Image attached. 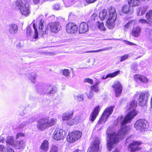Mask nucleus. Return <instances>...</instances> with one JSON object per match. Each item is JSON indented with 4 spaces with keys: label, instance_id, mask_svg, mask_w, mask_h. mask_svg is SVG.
<instances>
[{
    "label": "nucleus",
    "instance_id": "obj_1",
    "mask_svg": "<svg viewBox=\"0 0 152 152\" xmlns=\"http://www.w3.org/2000/svg\"><path fill=\"white\" fill-rule=\"evenodd\" d=\"M137 104L135 100H132L126 107L127 111H130L124 118L122 115L119 116L117 119L118 123L120 122L121 127L119 132L116 134H112L107 142V146L108 150L111 151L113 148V145L119 142V138L122 139L126 135L130 130L129 126H125V124L130 123L132 120L137 115L138 112L135 109Z\"/></svg>",
    "mask_w": 152,
    "mask_h": 152
},
{
    "label": "nucleus",
    "instance_id": "obj_2",
    "mask_svg": "<svg viewBox=\"0 0 152 152\" xmlns=\"http://www.w3.org/2000/svg\"><path fill=\"white\" fill-rule=\"evenodd\" d=\"M44 20L41 19L39 20L36 24L35 23H33V28L34 30V35L33 38L35 39L38 37V32L37 29V27L39 30V34L42 35H44L48 32L49 30L52 32L56 33L60 30L61 27L59 22H51L48 23L45 28V31L43 30L44 28Z\"/></svg>",
    "mask_w": 152,
    "mask_h": 152
},
{
    "label": "nucleus",
    "instance_id": "obj_3",
    "mask_svg": "<svg viewBox=\"0 0 152 152\" xmlns=\"http://www.w3.org/2000/svg\"><path fill=\"white\" fill-rule=\"evenodd\" d=\"M57 119L56 118L49 119V117L42 118L37 121V127L38 129L43 131L56 124Z\"/></svg>",
    "mask_w": 152,
    "mask_h": 152
},
{
    "label": "nucleus",
    "instance_id": "obj_4",
    "mask_svg": "<svg viewBox=\"0 0 152 152\" xmlns=\"http://www.w3.org/2000/svg\"><path fill=\"white\" fill-rule=\"evenodd\" d=\"M74 113V111L69 110L65 112L63 115L62 119L63 121H66L67 124L70 126L77 124L82 121L81 116L77 115L75 116L73 119H71Z\"/></svg>",
    "mask_w": 152,
    "mask_h": 152
},
{
    "label": "nucleus",
    "instance_id": "obj_5",
    "mask_svg": "<svg viewBox=\"0 0 152 152\" xmlns=\"http://www.w3.org/2000/svg\"><path fill=\"white\" fill-rule=\"evenodd\" d=\"M109 15L106 21L107 26L110 29H113L115 26V21L116 19L117 14L115 7L110 6L108 8Z\"/></svg>",
    "mask_w": 152,
    "mask_h": 152
},
{
    "label": "nucleus",
    "instance_id": "obj_6",
    "mask_svg": "<svg viewBox=\"0 0 152 152\" xmlns=\"http://www.w3.org/2000/svg\"><path fill=\"white\" fill-rule=\"evenodd\" d=\"M16 6L19 7L21 13L25 16H28L30 14L29 5L26 3L23 4L21 0H17L15 2Z\"/></svg>",
    "mask_w": 152,
    "mask_h": 152
},
{
    "label": "nucleus",
    "instance_id": "obj_7",
    "mask_svg": "<svg viewBox=\"0 0 152 152\" xmlns=\"http://www.w3.org/2000/svg\"><path fill=\"white\" fill-rule=\"evenodd\" d=\"M114 106H110L106 108L103 111L102 115L98 121V124H100L102 122H105L107 118L112 113Z\"/></svg>",
    "mask_w": 152,
    "mask_h": 152
},
{
    "label": "nucleus",
    "instance_id": "obj_8",
    "mask_svg": "<svg viewBox=\"0 0 152 152\" xmlns=\"http://www.w3.org/2000/svg\"><path fill=\"white\" fill-rule=\"evenodd\" d=\"M82 133L78 131H75L69 133L67 137V140L70 143H73L80 139Z\"/></svg>",
    "mask_w": 152,
    "mask_h": 152
},
{
    "label": "nucleus",
    "instance_id": "obj_9",
    "mask_svg": "<svg viewBox=\"0 0 152 152\" xmlns=\"http://www.w3.org/2000/svg\"><path fill=\"white\" fill-rule=\"evenodd\" d=\"M142 143V142L140 141H133L128 145V149H130V151L132 152L139 151L142 149L140 146Z\"/></svg>",
    "mask_w": 152,
    "mask_h": 152
},
{
    "label": "nucleus",
    "instance_id": "obj_10",
    "mask_svg": "<svg viewBox=\"0 0 152 152\" xmlns=\"http://www.w3.org/2000/svg\"><path fill=\"white\" fill-rule=\"evenodd\" d=\"M111 87L114 90L115 97H118L120 96L121 94L123 89V85L119 81L115 82Z\"/></svg>",
    "mask_w": 152,
    "mask_h": 152
},
{
    "label": "nucleus",
    "instance_id": "obj_11",
    "mask_svg": "<svg viewBox=\"0 0 152 152\" xmlns=\"http://www.w3.org/2000/svg\"><path fill=\"white\" fill-rule=\"evenodd\" d=\"M78 26L75 23L69 22L66 26V32L70 34H74L78 31Z\"/></svg>",
    "mask_w": 152,
    "mask_h": 152
},
{
    "label": "nucleus",
    "instance_id": "obj_12",
    "mask_svg": "<svg viewBox=\"0 0 152 152\" xmlns=\"http://www.w3.org/2000/svg\"><path fill=\"white\" fill-rule=\"evenodd\" d=\"M147 121L143 119H139L136 121L134 125L136 129L140 131H145L146 128Z\"/></svg>",
    "mask_w": 152,
    "mask_h": 152
},
{
    "label": "nucleus",
    "instance_id": "obj_13",
    "mask_svg": "<svg viewBox=\"0 0 152 152\" xmlns=\"http://www.w3.org/2000/svg\"><path fill=\"white\" fill-rule=\"evenodd\" d=\"M148 98V96L145 92L140 93L139 96L138 104L141 106H144L146 104Z\"/></svg>",
    "mask_w": 152,
    "mask_h": 152
},
{
    "label": "nucleus",
    "instance_id": "obj_14",
    "mask_svg": "<svg viewBox=\"0 0 152 152\" xmlns=\"http://www.w3.org/2000/svg\"><path fill=\"white\" fill-rule=\"evenodd\" d=\"M63 131L61 129L56 128L54 130L53 134V137L56 140H60L63 139L64 135L63 134Z\"/></svg>",
    "mask_w": 152,
    "mask_h": 152
},
{
    "label": "nucleus",
    "instance_id": "obj_15",
    "mask_svg": "<svg viewBox=\"0 0 152 152\" xmlns=\"http://www.w3.org/2000/svg\"><path fill=\"white\" fill-rule=\"evenodd\" d=\"M121 11L123 13L129 15L133 13L134 9L130 4H125L121 7Z\"/></svg>",
    "mask_w": 152,
    "mask_h": 152
},
{
    "label": "nucleus",
    "instance_id": "obj_16",
    "mask_svg": "<svg viewBox=\"0 0 152 152\" xmlns=\"http://www.w3.org/2000/svg\"><path fill=\"white\" fill-rule=\"evenodd\" d=\"M100 142L99 140H95L89 147L87 152H96L99 150V145Z\"/></svg>",
    "mask_w": 152,
    "mask_h": 152
},
{
    "label": "nucleus",
    "instance_id": "obj_17",
    "mask_svg": "<svg viewBox=\"0 0 152 152\" xmlns=\"http://www.w3.org/2000/svg\"><path fill=\"white\" fill-rule=\"evenodd\" d=\"M100 110L99 106H97L94 108L89 116V120L93 122L94 121L98 115Z\"/></svg>",
    "mask_w": 152,
    "mask_h": 152
},
{
    "label": "nucleus",
    "instance_id": "obj_18",
    "mask_svg": "<svg viewBox=\"0 0 152 152\" xmlns=\"http://www.w3.org/2000/svg\"><path fill=\"white\" fill-rule=\"evenodd\" d=\"M26 144L23 139L16 141L14 144V147L17 149L23 150L25 148Z\"/></svg>",
    "mask_w": 152,
    "mask_h": 152
},
{
    "label": "nucleus",
    "instance_id": "obj_19",
    "mask_svg": "<svg viewBox=\"0 0 152 152\" xmlns=\"http://www.w3.org/2000/svg\"><path fill=\"white\" fill-rule=\"evenodd\" d=\"M88 30V26L87 23L84 22L80 23L78 26V31L80 34H83L87 32Z\"/></svg>",
    "mask_w": 152,
    "mask_h": 152
},
{
    "label": "nucleus",
    "instance_id": "obj_20",
    "mask_svg": "<svg viewBox=\"0 0 152 152\" xmlns=\"http://www.w3.org/2000/svg\"><path fill=\"white\" fill-rule=\"evenodd\" d=\"M134 80L137 82L139 81L142 83H146L148 82L147 78L144 76L140 74H135L134 75Z\"/></svg>",
    "mask_w": 152,
    "mask_h": 152
},
{
    "label": "nucleus",
    "instance_id": "obj_21",
    "mask_svg": "<svg viewBox=\"0 0 152 152\" xmlns=\"http://www.w3.org/2000/svg\"><path fill=\"white\" fill-rule=\"evenodd\" d=\"M141 31V28L138 26L133 28L130 34L133 36L137 37L140 36Z\"/></svg>",
    "mask_w": 152,
    "mask_h": 152
},
{
    "label": "nucleus",
    "instance_id": "obj_22",
    "mask_svg": "<svg viewBox=\"0 0 152 152\" xmlns=\"http://www.w3.org/2000/svg\"><path fill=\"white\" fill-rule=\"evenodd\" d=\"M128 4H130L134 7L139 6L141 4L140 0H127Z\"/></svg>",
    "mask_w": 152,
    "mask_h": 152
},
{
    "label": "nucleus",
    "instance_id": "obj_23",
    "mask_svg": "<svg viewBox=\"0 0 152 152\" xmlns=\"http://www.w3.org/2000/svg\"><path fill=\"white\" fill-rule=\"evenodd\" d=\"M120 71L119 70H118L113 72L107 74L105 77L104 76L102 77V78L103 79H105L108 77H114L118 75L120 73Z\"/></svg>",
    "mask_w": 152,
    "mask_h": 152
},
{
    "label": "nucleus",
    "instance_id": "obj_24",
    "mask_svg": "<svg viewBox=\"0 0 152 152\" xmlns=\"http://www.w3.org/2000/svg\"><path fill=\"white\" fill-rule=\"evenodd\" d=\"M48 141L47 140H43L40 146V148L42 150L46 151L48 149Z\"/></svg>",
    "mask_w": 152,
    "mask_h": 152
},
{
    "label": "nucleus",
    "instance_id": "obj_25",
    "mask_svg": "<svg viewBox=\"0 0 152 152\" xmlns=\"http://www.w3.org/2000/svg\"><path fill=\"white\" fill-rule=\"evenodd\" d=\"M9 27V32L10 33L14 34L17 32L18 30V27L16 25L12 24L10 25Z\"/></svg>",
    "mask_w": 152,
    "mask_h": 152
},
{
    "label": "nucleus",
    "instance_id": "obj_26",
    "mask_svg": "<svg viewBox=\"0 0 152 152\" xmlns=\"http://www.w3.org/2000/svg\"><path fill=\"white\" fill-rule=\"evenodd\" d=\"M107 11L106 9H104L99 13V18L102 20L105 19L107 17Z\"/></svg>",
    "mask_w": 152,
    "mask_h": 152
},
{
    "label": "nucleus",
    "instance_id": "obj_27",
    "mask_svg": "<svg viewBox=\"0 0 152 152\" xmlns=\"http://www.w3.org/2000/svg\"><path fill=\"white\" fill-rule=\"evenodd\" d=\"M100 83V81H96L94 85L91 86L90 87L91 90L96 92H98L99 91V90L98 85Z\"/></svg>",
    "mask_w": 152,
    "mask_h": 152
},
{
    "label": "nucleus",
    "instance_id": "obj_28",
    "mask_svg": "<svg viewBox=\"0 0 152 152\" xmlns=\"http://www.w3.org/2000/svg\"><path fill=\"white\" fill-rule=\"evenodd\" d=\"M145 18L149 23H152V10L147 12L145 15Z\"/></svg>",
    "mask_w": 152,
    "mask_h": 152
},
{
    "label": "nucleus",
    "instance_id": "obj_29",
    "mask_svg": "<svg viewBox=\"0 0 152 152\" xmlns=\"http://www.w3.org/2000/svg\"><path fill=\"white\" fill-rule=\"evenodd\" d=\"M7 143L10 145L14 147V140L13 137L12 136H8L7 137L6 140Z\"/></svg>",
    "mask_w": 152,
    "mask_h": 152
},
{
    "label": "nucleus",
    "instance_id": "obj_30",
    "mask_svg": "<svg viewBox=\"0 0 152 152\" xmlns=\"http://www.w3.org/2000/svg\"><path fill=\"white\" fill-rule=\"evenodd\" d=\"M48 94H53L56 92V88L54 86H50L48 88Z\"/></svg>",
    "mask_w": 152,
    "mask_h": 152
},
{
    "label": "nucleus",
    "instance_id": "obj_31",
    "mask_svg": "<svg viewBox=\"0 0 152 152\" xmlns=\"http://www.w3.org/2000/svg\"><path fill=\"white\" fill-rule=\"evenodd\" d=\"M97 23H98V27L100 30L101 31H104L106 30V28L103 22L101 23L99 21H98Z\"/></svg>",
    "mask_w": 152,
    "mask_h": 152
},
{
    "label": "nucleus",
    "instance_id": "obj_32",
    "mask_svg": "<svg viewBox=\"0 0 152 152\" xmlns=\"http://www.w3.org/2000/svg\"><path fill=\"white\" fill-rule=\"evenodd\" d=\"M2 147L3 148H1L2 149V152H14V150L10 148L5 147L4 145Z\"/></svg>",
    "mask_w": 152,
    "mask_h": 152
},
{
    "label": "nucleus",
    "instance_id": "obj_33",
    "mask_svg": "<svg viewBox=\"0 0 152 152\" xmlns=\"http://www.w3.org/2000/svg\"><path fill=\"white\" fill-rule=\"evenodd\" d=\"M83 82L85 83H88L91 85L93 84L94 83L93 80L92 79L89 78H87L85 79Z\"/></svg>",
    "mask_w": 152,
    "mask_h": 152
},
{
    "label": "nucleus",
    "instance_id": "obj_34",
    "mask_svg": "<svg viewBox=\"0 0 152 152\" xmlns=\"http://www.w3.org/2000/svg\"><path fill=\"white\" fill-rule=\"evenodd\" d=\"M32 32V31L30 27H27L26 28V34L27 36H31Z\"/></svg>",
    "mask_w": 152,
    "mask_h": 152
},
{
    "label": "nucleus",
    "instance_id": "obj_35",
    "mask_svg": "<svg viewBox=\"0 0 152 152\" xmlns=\"http://www.w3.org/2000/svg\"><path fill=\"white\" fill-rule=\"evenodd\" d=\"M70 72L67 69H64L63 71V74L64 75L67 76H68L70 73Z\"/></svg>",
    "mask_w": 152,
    "mask_h": 152
},
{
    "label": "nucleus",
    "instance_id": "obj_36",
    "mask_svg": "<svg viewBox=\"0 0 152 152\" xmlns=\"http://www.w3.org/2000/svg\"><path fill=\"white\" fill-rule=\"evenodd\" d=\"M25 136V134L24 133L22 132H18L17 134L15 137L16 139H18L21 137H24Z\"/></svg>",
    "mask_w": 152,
    "mask_h": 152
},
{
    "label": "nucleus",
    "instance_id": "obj_37",
    "mask_svg": "<svg viewBox=\"0 0 152 152\" xmlns=\"http://www.w3.org/2000/svg\"><path fill=\"white\" fill-rule=\"evenodd\" d=\"M139 22L142 24L149 23L148 21L146 19L141 18L139 20Z\"/></svg>",
    "mask_w": 152,
    "mask_h": 152
},
{
    "label": "nucleus",
    "instance_id": "obj_38",
    "mask_svg": "<svg viewBox=\"0 0 152 152\" xmlns=\"http://www.w3.org/2000/svg\"><path fill=\"white\" fill-rule=\"evenodd\" d=\"M148 9V7L147 6H143L142 8V11H141V15H143L145 12Z\"/></svg>",
    "mask_w": 152,
    "mask_h": 152
},
{
    "label": "nucleus",
    "instance_id": "obj_39",
    "mask_svg": "<svg viewBox=\"0 0 152 152\" xmlns=\"http://www.w3.org/2000/svg\"><path fill=\"white\" fill-rule=\"evenodd\" d=\"M94 95V93L92 91H90L87 94L88 97L89 99H91L93 98Z\"/></svg>",
    "mask_w": 152,
    "mask_h": 152
},
{
    "label": "nucleus",
    "instance_id": "obj_40",
    "mask_svg": "<svg viewBox=\"0 0 152 152\" xmlns=\"http://www.w3.org/2000/svg\"><path fill=\"white\" fill-rule=\"evenodd\" d=\"M36 77V75L35 74H32L31 75L30 77V80L32 82L34 83L35 81Z\"/></svg>",
    "mask_w": 152,
    "mask_h": 152
},
{
    "label": "nucleus",
    "instance_id": "obj_41",
    "mask_svg": "<svg viewBox=\"0 0 152 152\" xmlns=\"http://www.w3.org/2000/svg\"><path fill=\"white\" fill-rule=\"evenodd\" d=\"M128 55L127 54H125L122 56L120 58V61H123L126 59L128 57Z\"/></svg>",
    "mask_w": 152,
    "mask_h": 152
},
{
    "label": "nucleus",
    "instance_id": "obj_42",
    "mask_svg": "<svg viewBox=\"0 0 152 152\" xmlns=\"http://www.w3.org/2000/svg\"><path fill=\"white\" fill-rule=\"evenodd\" d=\"M58 151V148L56 146H52L50 151L49 152H57Z\"/></svg>",
    "mask_w": 152,
    "mask_h": 152
},
{
    "label": "nucleus",
    "instance_id": "obj_43",
    "mask_svg": "<svg viewBox=\"0 0 152 152\" xmlns=\"http://www.w3.org/2000/svg\"><path fill=\"white\" fill-rule=\"evenodd\" d=\"M77 100L79 101H83V96L82 95H81L77 96Z\"/></svg>",
    "mask_w": 152,
    "mask_h": 152
},
{
    "label": "nucleus",
    "instance_id": "obj_44",
    "mask_svg": "<svg viewBox=\"0 0 152 152\" xmlns=\"http://www.w3.org/2000/svg\"><path fill=\"white\" fill-rule=\"evenodd\" d=\"M96 17L97 14L96 13H94L91 16V19L92 20H94Z\"/></svg>",
    "mask_w": 152,
    "mask_h": 152
},
{
    "label": "nucleus",
    "instance_id": "obj_45",
    "mask_svg": "<svg viewBox=\"0 0 152 152\" xmlns=\"http://www.w3.org/2000/svg\"><path fill=\"white\" fill-rule=\"evenodd\" d=\"M130 22H129L127 23L124 27V30H126L130 27Z\"/></svg>",
    "mask_w": 152,
    "mask_h": 152
},
{
    "label": "nucleus",
    "instance_id": "obj_46",
    "mask_svg": "<svg viewBox=\"0 0 152 152\" xmlns=\"http://www.w3.org/2000/svg\"><path fill=\"white\" fill-rule=\"evenodd\" d=\"M126 44L128 45H130L131 46H132V45H136V46L137 45L136 44L132 42H129V41H126Z\"/></svg>",
    "mask_w": 152,
    "mask_h": 152
},
{
    "label": "nucleus",
    "instance_id": "obj_47",
    "mask_svg": "<svg viewBox=\"0 0 152 152\" xmlns=\"http://www.w3.org/2000/svg\"><path fill=\"white\" fill-rule=\"evenodd\" d=\"M97 0H86V2L88 4H90L94 2Z\"/></svg>",
    "mask_w": 152,
    "mask_h": 152
},
{
    "label": "nucleus",
    "instance_id": "obj_48",
    "mask_svg": "<svg viewBox=\"0 0 152 152\" xmlns=\"http://www.w3.org/2000/svg\"><path fill=\"white\" fill-rule=\"evenodd\" d=\"M22 46V45L20 42L19 43L16 45V47L18 48H20Z\"/></svg>",
    "mask_w": 152,
    "mask_h": 152
},
{
    "label": "nucleus",
    "instance_id": "obj_49",
    "mask_svg": "<svg viewBox=\"0 0 152 152\" xmlns=\"http://www.w3.org/2000/svg\"><path fill=\"white\" fill-rule=\"evenodd\" d=\"M40 0H33V1L34 4H37L38 3Z\"/></svg>",
    "mask_w": 152,
    "mask_h": 152
},
{
    "label": "nucleus",
    "instance_id": "obj_50",
    "mask_svg": "<svg viewBox=\"0 0 152 152\" xmlns=\"http://www.w3.org/2000/svg\"><path fill=\"white\" fill-rule=\"evenodd\" d=\"M112 152H120L119 151L118 149L117 148L115 149L114 151H113Z\"/></svg>",
    "mask_w": 152,
    "mask_h": 152
},
{
    "label": "nucleus",
    "instance_id": "obj_51",
    "mask_svg": "<svg viewBox=\"0 0 152 152\" xmlns=\"http://www.w3.org/2000/svg\"><path fill=\"white\" fill-rule=\"evenodd\" d=\"M3 145H0V152H2V148H1V147L2 148H3L2 146H3Z\"/></svg>",
    "mask_w": 152,
    "mask_h": 152
},
{
    "label": "nucleus",
    "instance_id": "obj_52",
    "mask_svg": "<svg viewBox=\"0 0 152 152\" xmlns=\"http://www.w3.org/2000/svg\"><path fill=\"white\" fill-rule=\"evenodd\" d=\"M96 52L95 51H92V50H91V51H88V52H88V53H92V52Z\"/></svg>",
    "mask_w": 152,
    "mask_h": 152
}]
</instances>
